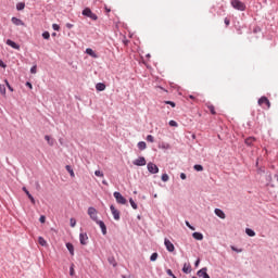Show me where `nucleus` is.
I'll return each instance as SVG.
<instances>
[{"mask_svg":"<svg viewBox=\"0 0 278 278\" xmlns=\"http://www.w3.org/2000/svg\"><path fill=\"white\" fill-rule=\"evenodd\" d=\"M187 178L186 174L185 173H181L180 174V179L185 180Z\"/></svg>","mask_w":278,"mask_h":278,"instance_id":"51","label":"nucleus"},{"mask_svg":"<svg viewBox=\"0 0 278 278\" xmlns=\"http://www.w3.org/2000/svg\"><path fill=\"white\" fill-rule=\"evenodd\" d=\"M96 224L99 225L102 236H108V226H105V223H103V220L98 219Z\"/></svg>","mask_w":278,"mask_h":278,"instance_id":"9","label":"nucleus"},{"mask_svg":"<svg viewBox=\"0 0 278 278\" xmlns=\"http://www.w3.org/2000/svg\"><path fill=\"white\" fill-rule=\"evenodd\" d=\"M16 10L21 12L22 10H25V2H18L16 4Z\"/></svg>","mask_w":278,"mask_h":278,"instance_id":"27","label":"nucleus"},{"mask_svg":"<svg viewBox=\"0 0 278 278\" xmlns=\"http://www.w3.org/2000/svg\"><path fill=\"white\" fill-rule=\"evenodd\" d=\"M230 5L233 10H238L239 12H244L247 10V4L241 0H230Z\"/></svg>","mask_w":278,"mask_h":278,"instance_id":"1","label":"nucleus"},{"mask_svg":"<svg viewBox=\"0 0 278 278\" xmlns=\"http://www.w3.org/2000/svg\"><path fill=\"white\" fill-rule=\"evenodd\" d=\"M67 173H70L71 177H75V172L73 170V167L71 165L65 166Z\"/></svg>","mask_w":278,"mask_h":278,"instance_id":"28","label":"nucleus"},{"mask_svg":"<svg viewBox=\"0 0 278 278\" xmlns=\"http://www.w3.org/2000/svg\"><path fill=\"white\" fill-rule=\"evenodd\" d=\"M5 88H8V86L5 84L0 85V94H2V97H5V94H7Z\"/></svg>","mask_w":278,"mask_h":278,"instance_id":"26","label":"nucleus"},{"mask_svg":"<svg viewBox=\"0 0 278 278\" xmlns=\"http://www.w3.org/2000/svg\"><path fill=\"white\" fill-rule=\"evenodd\" d=\"M273 178H274V181L278 184V174H275Z\"/></svg>","mask_w":278,"mask_h":278,"instance_id":"53","label":"nucleus"},{"mask_svg":"<svg viewBox=\"0 0 278 278\" xmlns=\"http://www.w3.org/2000/svg\"><path fill=\"white\" fill-rule=\"evenodd\" d=\"M86 53H87V55H90L91 58H94V59L99 58L97 52H94V50H92L91 48H87Z\"/></svg>","mask_w":278,"mask_h":278,"instance_id":"19","label":"nucleus"},{"mask_svg":"<svg viewBox=\"0 0 278 278\" xmlns=\"http://www.w3.org/2000/svg\"><path fill=\"white\" fill-rule=\"evenodd\" d=\"M96 90H97L98 92H103V90H105V84H103V83H98V84L96 85Z\"/></svg>","mask_w":278,"mask_h":278,"instance_id":"20","label":"nucleus"},{"mask_svg":"<svg viewBox=\"0 0 278 278\" xmlns=\"http://www.w3.org/2000/svg\"><path fill=\"white\" fill-rule=\"evenodd\" d=\"M224 23H225V25H229V23H230V22H229V18L226 17V18L224 20Z\"/></svg>","mask_w":278,"mask_h":278,"instance_id":"54","label":"nucleus"},{"mask_svg":"<svg viewBox=\"0 0 278 278\" xmlns=\"http://www.w3.org/2000/svg\"><path fill=\"white\" fill-rule=\"evenodd\" d=\"M79 242L83 247H86L88 244V233L86 232H80L79 233Z\"/></svg>","mask_w":278,"mask_h":278,"instance_id":"10","label":"nucleus"},{"mask_svg":"<svg viewBox=\"0 0 278 278\" xmlns=\"http://www.w3.org/2000/svg\"><path fill=\"white\" fill-rule=\"evenodd\" d=\"M65 247H66L67 251H70V255H75V247L73 245V243L67 242L65 244Z\"/></svg>","mask_w":278,"mask_h":278,"instance_id":"18","label":"nucleus"},{"mask_svg":"<svg viewBox=\"0 0 278 278\" xmlns=\"http://www.w3.org/2000/svg\"><path fill=\"white\" fill-rule=\"evenodd\" d=\"M114 199L116 200V203H118L119 205H125L127 203V199H125V197H123V194H121V192L115 191L113 193Z\"/></svg>","mask_w":278,"mask_h":278,"instance_id":"5","label":"nucleus"},{"mask_svg":"<svg viewBox=\"0 0 278 278\" xmlns=\"http://www.w3.org/2000/svg\"><path fill=\"white\" fill-rule=\"evenodd\" d=\"M146 140L147 142H155V137H153V135H148Z\"/></svg>","mask_w":278,"mask_h":278,"instance_id":"34","label":"nucleus"},{"mask_svg":"<svg viewBox=\"0 0 278 278\" xmlns=\"http://www.w3.org/2000/svg\"><path fill=\"white\" fill-rule=\"evenodd\" d=\"M22 190L28 197V199L33 203V205H36V199H34V195H31V193H29V190H27L26 187H23Z\"/></svg>","mask_w":278,"mask_h":278,"instance_id":"13","label":"nucleus"},{"mask_svg":"<svg viewBox=\"0 0 278 278\" xmlns=\"http://www.w3.org/2000/svg\"><path fill=\"white\" fill-rule=\"evenodd\" d=\"M134 166H147V159L144 156H139L132 161Z\"/></svg>","mask_w":278,"mask_h":278,"instance_id":"6","label":"nucleus"},{"mask_svg":"<svg viewBox=\"0 0 278 278\" xmlns=\"http://www.w3.org/2000/svg\"><path fill=\"white\" fill-rule=\"evenodd\" d=\"M258 105H266L267 110L270 109V101L266 97H261L258 99Z\"/></svg>","mask_w":278,"mask_h":278,"instance_id":"11","label":"nucleus"},{"mask_svg":"<svg viewBox=\"0 0 278 278\" xmlns=\"http://www.w3.org/2000/svg\"><path fill=\"white\" fill-rule=\"evenodd\" d=\"M267 181H269V184H271V186H275L274 184H273V181H274V178H273V175H267Z\"/></svg>","mask_w":278,"mask_h":278,"instance_id":"43","label":"nucleus"},{"mask_svg":"<svg viewBox=\"0 0 278 278\" xmlns=\"http://www.w3.org/2000/svg\"><path fill=\"white\" fill-rule=\"evenodd\" d=\"M198 277L202 278H210V275L207 274V267H203L197 273Z\"/></svg>","mask_w":278,"mask_h":278,"instance_id":"12","label":"nucleus"},{"mask_svg":"<svg viewBox=\"0 0 278 278\" xmlns=\"http://www.w3.org/2000/svg\"><path fill=\"white\" fill-rule=\"evenodd\" d=\"M87 214H88L89 218H91V220H93V223L99 222V216H98L99 212L93 206L88 207Z\"/></svg>","mask_w":278,"mask_h":278,"instance_id":"2","label":"nucleus"},{"mask_svg":"<svg viewBox=\"0 0 278 278\" xmlns=\"http://www.w3.org/2000/svg\"><path fill=\"white\" fill-rule=\"evenodd\" d=\"M37 72H38V66H37V65H33V66L30 67V73H31L33 75H36Z\"/></svg>","mask_w":278,"mask_h":278,"instance_id":"36","label":"nucleus"},{"mask_svg":"<svg viewBox=\"0 0 278 278\" xmlns=\"http://www.w3.org/2000/svg\"><path fill=\"white\" fill-rule=\"evenodd\" d=\"M147 169L151 175H157V173H160V167H157L153 162H149L147 164Z\"/></svg>","mask_w":278,"mask_h":278,"instance_id":"4","label":"nucleus"},{"mask_svg":"<svg viewBox=\"0 0 278 278\" xmlns=\"http://www.w3.org/2000/svg\"><path fill=\"white\" fill-rule=\"evenodd\" d=\"M208 110L211 112V114H216V110L214 109V105H208Z\"/></svg>","mask_w":278,"mask_h":278,"instance_id":"44","label":"nucleus"},{"mask_svg":"<svg viewBox=\"0 0 278 278\" xmlns=\"http://www.w3.org/2000/svg\"><path fill=\"white\" fill-rule=\"evenodd\" d=\"M194 170H197L198 173H201V170H203V165L197 164L193 166Z\"/></svg>","mask_w":278,"mask_h":278,"instance_id":"35","label":"nucleus"},{"mask_svg":"<svg viewBox=\"0 0 278 278\" xmlns=\"http://www.w3.org/2000/svg\"><path fill=\"white\" fill-rule=\"evenodd\" d=\"M165 104L166 105H170L172 108H175V102H173V101H165Z\"/></svg>","mask_w":278,"mask_h":278,"instance_id":"48","label":"nucleus"},{"mask_svg":"<svg viewBox=\"0 0 278 278\" xmlns=\"http://www.w3.org/2000/svg\"><path fill=\"white\" fill-rule=\"evenodd\" d=\"M192 278H197L195 276H192Z\"/></svg>","mask_w":278,"mask_h":278,"instance_id":"62","label":"nucleus"},{"mask_svg":"<svg viewBox=\"0 0 278 278\" xmlns=\"http://www.w3.org/2000/svg\"><path fill=\"white\" fill-rule=\"evenodd\" d=\"M165 249L168 251V253H173L175 251V244L168 240V238L164 239Z\"/></svg>","mask_w":278,"mask_h":278,"instance_id":"8","label":"nucleus"},{"mask_svg":"<svg viewBox=\"0 0 278 278\" xmlns=\"http://www.w3.org/2000/svg\"><path fill=\"white\" fill-rule=\"evenodd\" d=\"M83 16H87V18H91V21H98L99 16L90 10V8H85L81 12Z\"/></svg>","mask_w":278,"mask_h":278,"instance_id":"3","label":"nucleus"},{"mask_svg":"<svg viewBox=\"0 0 278 278\" xmlns=\"http://www.w3.org/2000/svg\"><path fill=\"white\" fill-rule=\"evenodd\" d=\"M147 58H151V54H147Z\"/></svg>","mask_w":278,"mask_h":278,"instance_id":"60","label":"nucleus"},{"mask_svg":"<svg viewBox=\"0 0 278 278\" xmlns=\"http://www.w3.org/2000/svg\"><path fill=\"white\" fill-rule=\"evenodd\" d=\"M103 186H108V180H102Z\"/></svg>","mask_w":278,"mask_h":278,"instance_id":"57","label":"nucleus"},{"mask_svg":"<svg viewBox=\"0 0 278 278\" xmlns=\"http://www.w3.org/2000/svg\"><path fill=\"white\" fill-rule=\"evenodd\" d=\"M189 98L194 99V96H189Z\"/></svg>","mask_w":278,"mask_h":278,"instance_id":"59","label":"nucleus"},{"mask_svg":"<svg viewBox=\"0 0 278 278\" xmlns=\"http://www.w3.org/2000/svg\"><path fill=\"white\" fill-rule=\"evenodd\" d=\"M11 21H12L13 25H16L17 27L25 25V23H23V21L18 17H12Z\"/></svg>","mask_w":278,"mask_h":278,"instance_id":"16","label":"nucleus"},{"mask_svg":"<svg viewBox=\"0 0 278 278\" xmlns=\"http://www.w3.org/2000/svg\"><path fill=\"white\" fill-rule=\"evenodd\" d=\"M129 203H130L132 210H138V204L134 201V199L130 198Z\"/></svg>","mask_w":278,"mask_h":278,"instance_id":"33","label":"nucleus"},{"mask_svg":"<svg viewBox=\"0 0 278 278\" xmlns=\"http://www.w3.org/2000/svg\"><path fill=\"white\" fill-rule=\"evenodd\" d=\"M111 214L113 215L114 220H121V211L116 210L114 205L110 206Z\"/></svg>","mask_w":278,"mask_h":278,"instance_id":"7","label":"nucleus"},{"mask_svg":"<svg viewBox=\"0 0 278 278\" xmlns=\"http://www.w3.org/2000/svg\"><path fill=\"white\" fill-rule=\"evenodd\" d=\"M231 251H235V253H242V249L236 248V245L230 247Z\"/></svg>","mask_w":278,"mask_h":278,"instance_id":"37","label":"nucleus"},{"mask_svg":"<svg viewBox=\"0 0 278 278\" xmlns=\"http://www.w3.org/2000/svg\"><path fill=\"white\" fill-rule=\"evenodd\" d=\"M66 27H67V29H73V24L67 23V24H66Z\"/></svg>","mask_w":278,"mask_h":278,"instance_id":"52","label":"nucleus"},{"mask_svg":"<svg viewBox=\"0 0 278 278\" xmlns=\"http://www.w3.org/2000/svg\"><path fill=\"white\" fill-rule=\"evenodd\" d=\"M245 233L247 236H249L250 238H255V230L251 229V228H247L245 229Z\"/></svg>","mask_w":278,"mask_h":278,"instance_id":"23","label":"nucleus"},{"mask_svg":"<svg viewBox=\"0 0 278 278\" xmlns=\"http://www.w3.org/2000/svg\"><path fill=\"white\" fill-rule=\"evenodd\" d=\"M42 38H43V40H49V38H51V34L46 30L42 33Z\"/></svg>","mask_w":278,"mask_h":278,"instance_id":"31","label":"nucleus"},{"mask_svg":"<svg viewBox=\"0 0 278 278\" xmlns=\"http://www.w3.org/2000/svg\"><path fill=\"white\" fill-rule=\"evenodd\" d=\"M52 29L54 31H60V26L58 24H52Z\"/></svg>","mask_w":278,"mask_h":278,"instance_id":"46","label":"nucleus"},{"mask_svg":"<svg viewBox=\"0 0 278 278\" xmlns=\"http://www.w3.org/2000/svg\"><path fill=\"white\" fill-rule=\"evenodd\" d=\"M166 273H167V275H169V277H175V274H173V270L167 269Z\"/></svg>","mask_w":278,"mask_h":278,"instance_id":"49","label":"nucleus"},{"mask_svg":"<svg viewBox=\"0 0 278 278\" xmlns=\"http://www.w3.org/2000/svg\"><path fill=\"white\" fill-rule=\"evenodd\" d=\"M168 125L169 127H179V125L173 119L169 121Z\"/></svg>","mask_w":278,"mask_h":278,"instance_id":"38","label":"nucleus"},{"mask_svg":"<svg viewBox=\"0 0 278 278\" xmlns=\"http://www.w3.org/2000/svg\"><path fill=\"white\" fill-rule=\"evenodd\" d=\"M161 179H162V181H168V179H169L168 174H163Z\"/></svg>","mask_w":278,"mask_h":278,"instance_id":"42","label":"nucleus"},{"mask_svg":"<svg viewBox=\"0 0 278 278\" xmlns=\"http://www.w3.org/2000/svg\"><path fill=\"white\" fill-rule=\"evenodd\" d=\"M71 227H75L77 225V220L75 218L70 219Z\"/></svg>","mask_w":278,"mask_h":278,"instance_id":"40","label":"nucleus"},{"mask_svg":"<svg viewBox=\"0 0 278 278\" xmlns=\"http://www.w3.org/2000/svg\"><path fill=\"white\" fill-rule=\"evenodd\" d=\"M106 12H110V9H106Z\"/></svg>","mask_w":278,"mask_h":278,"instance_id":"61","label":"nucleus"},{"mask_svg":"<svg viewBox=\"0 0 278 278\" xmlns=\"http://www.w3.org/2000/svg\"><path fill=\"white\" fill-rule=\"evenodd\" d=\"M46 220H47V217H46L45 215H41V216L39 217V223L45 224Z\"/></svg>","mask_w":278,"mask_h":278,"instance_id":"45","label":"nucleus"},{"mask_svg":"<svg viewBox=\"0 0 278 278\" xmlns=\"http://www.w3.org/2000/svg\"><path fill=\"white\" fill-rule=\"evenodd\" d=\"M38 243L40 244V247H47V240H45L42 237L38 238Z\"/></svg>","mask_w":278,"mask_h":278,"instance_id":"29","label":"nucleus"},{"mask_svg":"<svg viewBox=\"0 0 278 278\" xmlns=\"http://www.w3.org/2000/svg\"><path fill=\"white\" fill-rule=\"evenodd\" d=\"M137 147H138L139 151H144V149H147V142H144V141H139V142L137 143Z\"/></svg>","mask_w":278,"mask_h":278,"instance_id":"22","label":"nucleus"},{"mask_svg":"<svg viewBox=\"0 0 278 278\" xmlns=\"http://www.w3.org/2000/svg\"><path fill=\"white\" fill-rule=\"evenodd\" d=\"M199 264H201V260L198 258L194 263V266H199Z\"/></svg>","mask_w":278,"mask_h":278,"instance_id":"55","label":"nucleus"},{"mask_svg":"<svg viewBox=\"0 0 278 278\" xmlns=\"http://www.w3.org/2000/svg\"><path fill=\"white\" fill-rule=\"evenodd\" d=\"M159 257L157 252L152 253V255L150 256V262H156Z\"/></svg>","mask_w":278,"mask_h":278,"instance_id":"30","label":"nucleus"},{"mask_svg":"<svg viewBox=\"0 0 278 278\" xmlns=\"http://www.w3.org/2000/svg\"><path fill=\"white\" fill-rule=\"evenodd\" d=\"M26 86H27V88H29L30 90H31V88H34V86H33L31 83H29V81L26 83Z\"/></svg>","mask_w":278,"mask_h":278,"instance_id":"50","label":"nucleus"},{"mask_svg":"<svg viewBox=\"0 0 278 278\" xmlns=\"http://www.w3.org/2000/svg\"><path fill=\"white\" fill-rule=\"evenodd\" d=\"M0 66H1L2 68H5V63H3V61H0Z\"/></svg>","mask_w":278,"mask_h":278,"instance_id":"56","label":"nucleus"},{"mask_svg":"<svg viewBox=\"0 0 278 278\" xmlns=\"http://www.w3.org/2000/svg\"><path fill=\"white\" fill-rule=\"evenodd\" d=\"M70 275L71 277L75 275V268L73 267V265L70 267Z\"/></svg>","mask_w":278,"mask_h":278,"instance_id":"47","label":"nucleus"},{"mask_svg":"<svg viewBox=\"0 0 278 278\" xmlns=\"http://www.w3.org/2000/svg\"><path fill=\"white\" fill-rule=\"evenodd\" d=\"M253 142H255V138L254 137H249L245 139V144L248 147H251V144H253Z\"/></svg>","mask_w":278,"mask_h":278,"instance_id":"25","label":"nucleus"},{"mask_svg":"<svg viewBox=\"0 0 278 278\" xmlns=\"http://www.w3.org/2000/svg\"><path fill=\"white\" fill-rule=\"evenodd\" d=\"M185 225L189 228V229H191V231H194V226H192V225H190V222H188V220H186L185 222Z\"/></svg>","mask_w":278,"mask_h":278,"instance_id":"39","label":"nucleus"},{"mask_svg":"<svg viewBox=\"0 0 278 278\" xmlns=\"http://www.w3.org/2000/svg\"><path fill=\"white\" fill-rule=\"evenodd\" d=\"M192 238L194 240H203V233H201V232H193L192 233Z\"/></svg>","mask_w":278,"mask_h":278,"instance_id":"24","label":"nucleus"},{"mask_svg":"<svg viewBox=\"0 0 278 278\" xmlns=\"http://www.w3.org/2000/svg\"><path fill=\"white\" fill-rule=\"evenodd\" d=\"M4 84L8 88V90H10V92H14V88L12 86H10V81H8V79H4Z\"/></svg>","mask_w":278,"mask_h":278,"instance_id":"32","label":"nucleus"},{"mask_svg":"<svg viewBox=\"0 0 278 278\" xmlns=\"http://www.w3.org/2000/svg\"><path fill=\"white\" fill-rule=\"evenodd\" d=\"M52 36L55 37V36H58V34L56 33H52Z\"/></svg>","mask_w":278,"mask_h":278,"instance_id":"58","label":"nucleus"},{"mask_svg":"<svg viewBox=\"0 0 278 278\" xmlns=\"http://www.w3.org/2000/svg\"><path fill=\"white\" fill-rule=\"evenodd\" d=\"M215 215L218 216V218H222L223 220H225L226 218V215H225V212L220 208H215Z\"/></svg>","mask_w":278,"mask_h":278,"instance_id":"17","label":"nucleus"},{"mask_svg":"<svg viewBox=\"0 0 278 278\" xmlns=\"http://www.w3.org/2000/svg\"><path fill=\"white\" fill-rule=\"evenodd\" d=\"M182 273H185V275H190V273H192V266H190L189 263H185L182 267Z\"/></svg>","mask_w":278,"mask_h":278,"instance_id":"15","label":"nucleus"},{"mask_svg":"<svg viewBox=\"0 0 278 278\" xmlns=\"http://www.w3.org/2000/svg\"><path fill=\"white\" fill-rule=\"evenodd\" d=\"M45 140H47V142L50 147H53L55 144V140H53V138H51V136H49V135L45 136Z\"/></svg>","mask_w":278,"mask_h":278,"instance_id":"21","label":"nucleus"},{"mask_svg":"<svg viewBox=\"0 0 278 278\" xmlns=\"http://www.w3.org/2000/svg\"><path fill=\"white\" fill-rule=\"evenodd\" d=\"M94 175H96V177H103L104 176L103 172H101L99 169L94 172Z\"/></svg>","mask_w":278,"mask_h":278,"instance_id":"41","label":"nucleus"},{"mask_svg":"<svg viewBox=\"0 0 278 278\" xmlns=\"http://www.w3.org/2000/svg\"><path fill=\"white\" fill-rule=\"evenodd\" d=\"M7 45L11 47L12 49H15L16 51L21 50V46L16 43L15 41H12L11 39L7 40Z\"/></svg>","mask_w":278,"mask_h":278,"instance_id":"14","label":"nucleus"}]
</instances>
